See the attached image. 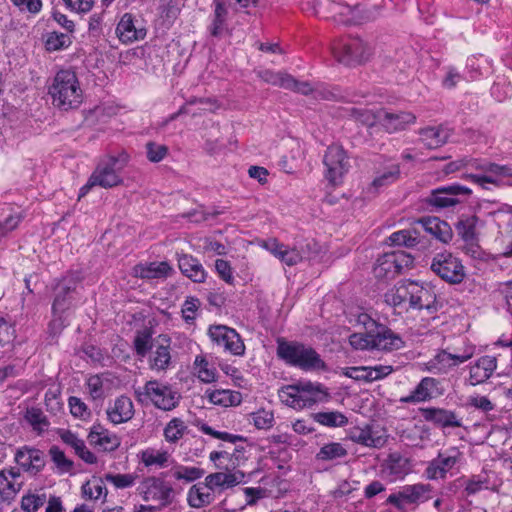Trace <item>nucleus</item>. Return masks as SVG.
Masks as SVG:
<instances>
[{"mask_svg":"<svg viewBox=\"0 0 512 512\" xmlns=\"http://www.w3.org/2000/svg\"><path fill=\"white\" fill-rule=\"evenodd\" d=\"M471 193V189L459 184L441 186L430 192L426 202L436 209H445L460 204L462 198H467Z\"/></svg>","mask_w":512,"mask_h":512,"instance_id":"10","label":"nucleus"},{"mask_svg":"<svg viewBox=\"0 0 512 512\" xmlns=\"http://www.w3.org/2000/svg\"><path fill=\"white\" fill-rule=\"evenodd\" d=\"M15 461L25 472L31 475L38 474L46 464L45 455L41 450L26 446L17 450Z\"/></svg>","mask_w":512,"mask_h":512,"instance_id":"20","label":"nucleus"},{"mask_svg":"<svg viewBox=\"0 0 512 512\" xmlns=\"http://www.w3.org/2000/svg\"><path fill=\"white\" fill-rule=\"evenodd\" d=\"M431 270L449 284H459L465 278L461 261L450 252L437 253L431 262Z\"/></svg>","mask_w":512,"mask_h":512,"instance_id":"6","label":"nucleus"},{"mask_svg":"<svg viewBox=\"0 0 512 512\" xmlns=\"http://www.w3.org/2000/svg\"><path fill=\"white\" fill-rule=\"evenodd\" d=\"M479 218L476 215L462 216L456 224V231L463 241L477 240V224Z\"/></svg>","mask_w":512,"mask_h":512,"instance_id":"39","label":"nucleus"},{"mask_svg":"<svg viewBox=\"0 0 512 512\" xmlns=\"http://www.w3.org/2000/svg\"><path fill=\"white\" fill-rule=\"evenodd\" d=\"M249 417L250 422H252L257 429H269L273 426L274 415L271 411L261 409L251 413Z\"/></svg>","mask_w":512,"mask_h":512,"instance_id":"60","label":"nucleus"},{"mask_svg":"<svg viewBox=\"0 0 512 512\" xmlns=\"http://www.w3.org/2000/svg\"><path fill=\"white\" fill-rule=\"evenodd\" d=\"M474 354V348L469 347L465 349L462 354H451L446 350L439 351L434 358L431 360V366L437 369L439 372L446 373L450 369L465 363Z\"/></svg>","mask_w":512,"mask_h":512,"instance_id":"23","label":"nucleus"},{"mask_svg":"<svg viewBox=\"0 0 512 512\" xmlns=\"http://www.w3.org/2000/svg\"><path fill=\"white\" fill-rule=\"evenodd\" d=\"M323 163L326 167L325 178L334 186L342 182L350 167L346 151L338 144H332L327 148Z\"/></svg>","mask_w":512,"mask_h":512,"instance_id":"9","label":"nucleus"},{"mask_svg":"<svg viewBox=\"0 0 512 512\" xmlns=\"http://www.w3.org/2000/svg\"><path fill=\"white\" fill-rule=\"evenodd\" d=\"M423 416L426 421L442 428H455L462 425L455 412L441 408H426L423 410Z\"/></svg>","mask_w":512,"mask_h":512,"instance_id":"31","label":"nucleus"},{"mask_svg":"<svg viewBox=\"0 0 512 512\" xmlns=\"http://www.w3.org/2000/svg\"><path fill=\"white\" fill-rule=\"evenodd\" d=\"M187 501L191 507L201 508L214 501V494L206 485V481H204L203 483L194 484L190 487L187 494Z\"/></svg>","mask_w":512,"mask_h":512,"instance_id":"37","label":"nucleus"},{"mask_svg":"<svg viewBox=\"0 0 512 512\" xmlns=\"http://www.w3.org/2000/svg\"><path fill=\"white\" fill-rule=\"evenodd\" d=\"M436 385V379L432 377H425L420 381L410 395L402 397L400 401L403 403H419L430 400Z\"/></svg>","mask_w":512,"mask_h":512,"instance_id":"36","label":"nucleus"},{"mask_svg":"<svg viewBox=\"0 0 512 512\" xmlns=\"http://www.w3.org/2000/svg\"><path fill=\"white\" fill-rule=\"evenodd\" d=\"M27 420L38 431H43L48 428L49 421L46 416L39 409H31L27 411Z\"/></svg>","mask_w":512,"mask_h":512,"instance_id":"64","label":"nucleus"},{"mask_svg":"<svg viewBox=\"0 0 512 512\" xmlns=\"http://www.w3.org/2000/svg\"><path fill=\"white\" fill-rule=\"evenodd\" d=\"M186 429L187 426L182 419L173 418L164 428V437L167 442L176 443L183 437Z\"/></svg>","mask_w":512,"mask_h":512,"instance_id":"54","label":"nucleus"},{"mask_svg":"<svg viewBox=\"0 0 512 512\" xmlns=\"http://www.w3.org/2000/svg\"><path fill=\"white\" fill-rule=\"evenodd\" d=\"M347 438L357 444L379 449L387 443L388 436L383 430L365 426L364 428L354 427L350 429Z\"/></svg>","mask_w":512,"mask_h":512,"instance_id":"18","label":"nucleus"},{"mask_svg":"<svg viewBox=\"0 0 512 512\" xmlns=\"http://www.w3.org/2000/svg\"><path fill=\"white\" fill-rule=\"evenodd\" d=\"M46 502L47 496L43 490H30L22 496L21 509L24 512H37Z\"/></svg>","mask_w":512,"mask_h":512,"instance_id":"44","label":"nucleus"},{"mask_svg":"<svg viewBox=\"0 0 512 512\" xmlns=\"http://www.w3.org/2000/svg\"><path fill=\"white\" fill-rule=\"evenodd\" d=\"M169 454L167 451L146 449L141 452V461L145 466L165 467L168 462Z\"/></svg>","mask_w":512,"mask_h":512,"instance_id":"52","label":"nucleus"},{"mask_svg":"<svg viewBox=\"0 0 512 512\" xmlns=\"http://www.w3.org/2000/svg\"><path fill=\"white\" fill-rule=\"evenodd\" d=\"M380 116V124L388 133L404 130L416 121V116L410 112L392 113L380 109Z\"/></svg>","mask_w":512,"mask_h":512,"instance_id":"26","label":"nucleus"},{"mask_svg":"<svg viewBox=\"0 0 512 512\" xmlns=\"http://www.w3.org/2000/svg\"><path fill=\"white\" fill-rule=\"evenodd\" d=\"M373 350L393 351L404 346L402 338L387 326L380 324L371 331Z\"/></svg>","mask_w":512,"mask_h":512,"instance_id":"21","label":"nucleus"},{"mask_svg":"<svg viewBox=\"0 0 512 512\" xmlns=\"http://www.w3.org/2000/svg\"><path fill=\"white\" fill-rule=\"evenodd\" d=\"M139 401L149 400L156 408L170 411L176 408L180 401V394L170 385L158 380H150L142 388L135 389Z\"/></svg>","mask_w":512,"mask_h":512,"instance_id":"4","label":"nucleus"},{"mask_svg":"<svg viewBox=\"0 0 512 512\" xmlns=\"http://www.w3.org/2000/svg\"><path fill=\"white\" fill-rule=\"evenodd\" d=\"M164 343H157L148 357L149 368L157 373L165 372L172 364L170 339L163 338Z\"/></svg>","mask_w":512,"mask_h":512,"instance_id":"24","label":"nucleus"},{"mask_svg":"<svg viewBox=\"0 0 512 512\" xmlns=\"http://www.w3.org/2000/svg\"><path fill=\"white\" fill-rule=\"evenodd\" d=\"M257 75L264 82L284 89L289 87V83H291L290 74L284 72H274L272 70L265 69L258 71Z\"/></svg>","mask_w":512,"mask_h":512,"instance_id":"53","label":"nucleus"},{"mask_svg":"<svg viewBox=\"0 0 512 512\" xmlns=\"http://www.w3.org/2000/svg\"><path fill=\"white\" fill-rule=\"evenodd\" d=\"M20 472L17 469H4L0 472V496L9 501L20 491L22 482L18 481Z\"/></svg>","mask_w":512,"mask_h":512,"instance_id":"30","label":"nucleus"},{"mask_svg":"<svg viewBox=\"0 0 512 512\" xmlns=\"http://www.w3.org/2000/svg\"><path fill=\"white\" fill-rule=\"evenodd\" d=\"M348 113L352 119L368 127H372L376 123H380L381 119L380 109L374 111L368 108L352 107L348 109Z\"/></svg>","mask_w":512,"mask_h":512,"instance_id":"45","label":"nucleus"},{"mask_svg":"<svg viewBox=\"0 0 512 512\" xmlns=\"http://www.w3.org/2000/svg\"><path fill=\"white\" fill-rule=\"evenodd\" d=\"M400 176V168L398 165L391 166L387 171L376 176L371 183V188L377 192L380 188L394 183Z\"/></svg>","mask_w":512,"mask_h":512,"instance_id":"57","label":"nucleus"},{"mask_svg":"<svg viewBox=\"0 0 512 512\" xmlns=\"http://www.w3.org/2000/svg\"><path fill=\"white\" fill-rule=\"evenodd\" d=\"M171 271V266L165 261L139 264L134 267L135 276L143 279L166 278Z\"/></svg>","mask_w":512,"mask_h":512,"instance_id":"35","label":"nucleus"},{"mask_svg":"<svg viewBox=\"0 0 512 512\" xmlns=\"http://www.w3.org/2000/svg\"><path fill=\"white\" fill-rule=\"evenodd\" d=\"M116 34L122 43H131L143 39L145 36L144 30L136 29L133 16L130 13H125L122 16L116 27Z\"/></svg>","mask_w":512,"mask_h":512,"instance_id":"33","label":"nucleus"},{"mask_svg":"<svg viewBox=\"0 0 512 512\" xmlns=\"http://www.w3.org/2000/svg\"><path fill=\"white\" fill-rule=\"evenodd\" d=\"M80 281L81 278L76 272L68 273L58 281L54 288L55 296L52 304L55 315H61L74 305Z\"/></svg>","mask_w":512,"mask_h":512,"instance_id":"7","label":"nucleus"},{"mask_svg":"<svg viewBox=\"0 0 512 512\" xmlns=\"http://www.w3.org/2000/svg\"><path fill=\"white\" fill-rule=\"evenodd\" d=\"M209 336L224 351L235 356L244 355L245 345L240 335L234 329L222 325L212 326L209 328Z\"/></svg>","mask_w":512,"mask_h":512,"instance_id":"13","label":"nucleus"},{"mask_svg":"<svg viewBox=\"0 0 512 512\" xmlns=\"http://www.w3.org/2000/svg\"><path fill=\"white\" fill-rule=\"evenodd\" d=\"M387 470L395 477H402L409 471L408 460L399 454H391L387 460Z\"/></svg>","mask_w":512,"mask_h":512,"instance_id":"56","label":"nucleus"},{"mask_svg":"<svg viewBox=\"0 0 512 512\" xmlns=\"http://www.w3.org/2000/svg\"><path fill=\"white\" fill-rule=\"evenodd\" d=\"M71 44L70 37L65 33L50 32L45 41V47L48 51H58L67 48Z\"/></svg>","mask_w":512,"mask_h":512,"instance_id":"58","label":"nucleus"},{"mask_svg":"<svg viewBox=\"0 0 512 512\" xmlns=\"http://www.w3.org/2000/svg\"><path fill=\"white\" fill-rule=\"evenodd\" d=\"M262 247L283 264L290 267L299 264L304 258L301 250L296 246L289 247L279 242L276 238H270L264 241Z\"/></svg>","mask_w":512,"mask_h":512,"instance_id":"19","label":"nucleus"},{"mask_svg":"<svg viewBox=\"0 0 512 512\" xmlns=\"http://www.w3.org/2000/svg\"><path fill=\"white\" fill-rule=\"evenodd\" d=\"M59 436L61 440L72 447L77 454L85 463L95 464L97 457L86 447L85 442L78 438V436L70 430H60Z\"/></svg>","mask_w":512,"mask_h":512,"instance_id":"32","label":"nucleus"},{"mask_svg":"<svg viewBox=\"0 0 512 512\" xmlns=\"http://www.w3.org/2000/svg\"><path fill=\"white\" fill-rule=\"evenodd\" d=\"M178 267L183 275L195 283H203L207 273L200 261L188 254L178 255Z\"/></svg>","mask_w":512,"mask_h":512,"instance_id":"28","label":"nucleus"},{"mask_svg":"<svg viewBox=\"0 0 512 512\" xmlns=\"http://www.w3.org/2000/svg\"><path fill=\"white\" fill-rule=\"evenodd\" d=\"M168 153V147L156 142L146 144V156L150 162L157 163L163 160Z\"/></svg>","mask_w":512,"mask_h":512,"instance_id":"63","label":"nucleus"},{"mask_svg":"<svg viewBox=\"0 0 512 512\" xmlns=\"http://www.w3.org/2000/svg\"><path fill=\"white\" fill-rule=\"evenodd\" d=\"M462 452L457 447H450L440 452L436 458L428 463L425 474L428 479H443L446 474L460 462Z\"/></svg>","mask_w":512,"mask_h":512,"instance_id":"15","label":"nucleus"},{"mask_svg":"<svg viewBox=\"0 0 512 512\" xmlns=\"http://www.w3.org/2000/svg\"><path fill=\"white\" fill-rule=\"evenodd\" d=\"M138 491L145 501H158L160 507L172 502V487L158 477H147L138 486Z\"/></svg>","mask_w":512,"mask_h":512,"instance_id":"12","label":"nucleus"},{"mask_svg":"<svg viewBox=\"0 0 512 512\" xmlns=\"http://www.w3.org/2000/svg\"><path fill=\"white\" fill-rule=\"evenodd\" d=\"M137 475L135 474H112L105 475V480L113 484L117 489H124L134 485Z\"/></svg>","mask_w":512,"mask_h":512,"instance_id":"62","label":"nucleus"},{"mask_svg":"<svg viewBox=\"0 0 512 512\" xmlns=\"http://www.w3.org/2000/svg\"><path fill=\"white\" fill-rule=\"evenodd\" d=\"M421 142L429 149H436L444 145L450 133L448 129L437 126V127H426L419 131Z\"/></svg>","mask_w":512,"mask_h":512,"instance_id":"34","label":"nucleus"},{"mask_svg":"<svg viewBox=\"0 0 512 512\" xmlns=\"http://www.w3.org/2000/svg\"><path fill=\"white\" fill-rule=\"evenodd\" d=\"M413 257L404 251L385 253L378 257L373 268L374 276L378 279L394 278L404 268L413 265Z\"/></svg>","mask_w":512,"mask_h":512,"instance_id":"8","label":"nucleus"},{"mask_svg":"<svg viewBox=\"0 0 512 512\" xmlns=\"http://www.w3.org/2000/svg\"><path fill=\"white\" fill-rule=\"evenodd\" d=\"M128 161L129 156L126 153H121L118 156L109 155L101 159L89 177V186L108 189L122 184L120 172Z\"/></svg>","mask_w":512,"mask_h":512,"instance_id":"3","label":"nucleus"},{"mask_svg":"<svg viewBox=\"0 0 512 512\" xmlns=\"http://www.w3.org/2000/svg\"><path fill=\"white\" fill-rule=\"evenodd\" d=\"M311 392V384L288 385L280 390L279 396L286 405L293 408H303L316 402V398Z\"/></svg>","mask_w":512,"mask_h":512,"instance_id":"16","label":"nucleus"},{"mask_svg":"<svg viewBox=\"0 0 512 512\" xmlns=\"http://www.w3.org/2000/svg\"><path fill=\"white\" fill-rule=\"evenodd\" d=\"M107 417L113 424L128 422L134 416V405L128 396L121 395L107 408Z\"/></svg>","mask_w":512,"mask_h":512,"instance_id":"25","label":"nucleus"},{"mask_svg":"<svg viewBox=\"0 0 512 512\" xmlns=\"http://www.w3.org/2000/svg\"><path fill=\"white\" fill-rule=\"evenodd\" d=\"M432 487L429 484L417 483L403 486L397 493L389 495L387 503L397 508L406 504H420L431 498Z\"/></svg>","mask_w":512,"mask_h":512,"instance_id":"11","label":"nucleus"},{"mask_svg":"<svg viewBox=\"0 0 512 512\" xmlns=\"http://www.w3.org/2000/svg\"><path fill=\"white\" fill-rule=\"evenodd\" d=\"M49 455L61 472H70L73 469V462L65 456L58 446H52L49 449Z\"/></svg>","mask_w":512,"mask_h":512,"instance_id":"61","label":"nucleus"},{"mask_svg":"<svg viewBox=\"0 0 512 512\" xmlns=\"http://www.w3.org/2000/svg\"><path fill=\"white\" fill-rule=\"evenodd\" d=\"M82 494L85 498L97 500L107 496V489L104 481L100 478H93L82 485Z\"/></svg>","mask_w":512,"mask_h":512,"instance_id":"49","label":"nucleus"},{"mask_svg":"<svg viewBox=\"0 0 512 512\" xmlns=\"http://www.w3.org/2000/svg\"><path fill=\"white\" fill-rule=\"evenodd\" d=\"M388 240L393 246L413 248L420 242L419 233L416 229H404L392 233Z\"/></svg>","mask_w":512,"mask_h":512,"instance_id":"43","label":"nucleus"},{"mask_svg":"<svg viewBox=\"0 0 512 512\" xmlns=\"http://www.w3.org/2000/svg\"><path fill=\"white\" fill-rule=\"evenodd\" d=\"M89 443L103 451H114L120 446V439L116 434L101 425H94L88 435Z\"/></svg>","mask_w":512,"mask_h":512,"instance_id":"27","label":"nucleus"},{"mask_svg":"<svg viewBox=\"0 0 512 512\" xmlns=\"http://www.w3.org/2000/svg\"><path fill=\"white\" fill-rule=\"evenodd\" d=\"M411 294L412 310H425L428 314H434L442 307L441 303L437 300L434 287L429 283L413 281Z\"/></svg>","mask_w":512,"mask_h":512,"instance_id":"14","label":"nucleus"},{"mask_svg":"<svg viewBox=\"0 0 512 512\" xmlns=\"http://www.w3.org/2000/svg\"><path fill=\"white\" fill-rule=\"evenodd\" d=\"M206 393L209 401L215 405L228 407L238 405L241 402V393L237 391L217 389Z\"/></svg>","mask_w":512,"mask_h":512,"instance_id":"40","label":"nucleus"},{"mask_svg":"<svg viewBox=\"0 0 512 512\" xmlns=\"http://www.w3.org/2000/svg\"><path fill=\"white\" fill-rule=\"evenodd\" d=\"M194 372L204 383H211L215 380L216 370L203 355H197L194 360Z\"/></svg>","mask_w":512,"mask_h":512,"instance_id":"47","label":"nucleus"},{"mask_svg":"<svg viewBox=\"0 0 512 512\" xmlns=\"http://www.w3.org/2000/svg\"><path fill=\"white\" fill-rule=\"evenodd\" d=\"M411 290H413V280H402L389 289L385 295V302L395 310L408 311L411 309Z\"/></svg>","mask_w":512,"mask_h":512,"instance_id":"17","label":"nucleus"},{"mask_svg":"<svg viewBox=\"0 0 512 512\" xmlns=\"http://www.w3.org/2000/svg\"><path fill=\"white\" fill-rule=\"evenodd\" d=\"M496 367L495 357L486 355L479 358L475 365L470 368L469 380L471 385L475 386L488 380Z\"/></svg>","mask_w":512,"mask_h":512,"instance_id":"29","label":"nucleus"},{"mask_svg":"<svg viewBox=\"0 0 512 512\" xmlns=\"http://www.w3.org/2000/svg\"><path fill=\"white\" fill-rule=\"evenodd\" d=\"M349 344L355 350H373L371 331L357 332L349 336Z\"/></svg>","mask_w":512,"mask_h":512,"instance_id":"59","label":"nucleus"},{"mask_svg":"<svg viewBox=\"0 0 512 512\" xmlns=\"http://www.w3.org/2000/svg\"><path fill=\"white\" fill-rule=\"evenodd\" d=\"M276 354L286 364L304 371L326 369L325 362L314 348L297 341H286L279 338Z\"/></svg>","mask_w":512,"mask_h":512,"instance_id":"2","label":"nucleus"},{"mask_svg":"<svg viewBox=\"0 0 512 512\" xmlns=\"http://www.w3.org/2000/svg\"><path fill=\"white\" fill-rule=\"evenodd\" d=\"M171 472L176 480L184 481L185 483L194 482L202 478L205 474L202 468L185 465H176Z\"/></svg>","mask_w":512,"mask_h":512,"instance_id":"46","label":"nucleus"},{"mask_svg":"<svg viewBox=\"0 0 512 512\" xmlns=\"http://www.w3.org/2000/svg\"><path fill=\"white\" fill-rule=\"evenodd\" d=\"M314 420L328 427H343L348 423L347 417L338 411L316 413L314 414Z\"/></svg>","mask_w":512,"mask_h":512,"instance_id":"50","label":"nucleus"},{"mask_svg":"<svg viewBox=\"0 0 512 512\" xmlns=\"http://www.w3.org/2000/svg\"><path fill=\"white\" fill-rule=\"evenodd\" d=\"M245 474L240 471L215 472L205 477L206 485L214 493L235 487L244 482Z\"/></svg>","mask_w":512,"mask_h":512,"instance_id":"22","label":"nucleus"},{"mask_svg":"<svg viewBox=\"0 0 512 512\" xmlns=\"http://www.w3.org/2000/svg\"><path fill=\"white\" fill-rule=\"evenodd\" d=\"M347 455V450L340 443L332 442L325 444L320 448L316 457L318 460L331 461L343 458Z\"/></svg>","mask_w":512,"mask_h":512,"instance_id":"55","label":"nucleus"},{"mask_svg":"<svg viewBox=\"0 0 512 512\" xmlns=\"http://www.w3.org/2000/svg\"><path fill=\"white\" fill-rule=\"evenodd\" d=\"M55 107L67 111L80 106L83 90L76 73L69 69L60 70L53 78L48 89Z\"/></svg>","mask_w":512,"mask_h":512,"instance_id":"1","label":"nucleus"},{"mask_svg":"<svg viewBox=\"0 0 512 512\" xmlns=\"http://www.w3.org/2000/svg\"><path fill=\"white\" fill-rule=\"evenodd\" d=\"M327 6H328L327 8H328L329 12L333 14L332 16L334 18H336L337 15L340 16L339 21H341L343 23L357 22V19L354 16V13L358 7L352 8L350 6L336 3L333 1H328Z\"/></svg>","mask_w":512,"mask_h":512,"instance_id":"51","label":"nucleus"},{"mask_svg":"<svg viewBox=\"0 0 512 512\" xmlns=\"http://www.w3.org/2000/svg\"><path fill=\"white\" fill-rule=\"evenodd\" d=\"M332 53L338 62L347 66H355L369 59L371 49L360 38L353 37L334 44Z\"/></svg>","mask_w":512,"mask_h":512,"instance_id":"5","label":"nucleus"},{"mask_svg":"<svg viewBox=\"0 0 512 512\" xmlns=\"http://www.w3.org/2000/svg\"><path fill=\"white\" fill-rule=\"evenodd\" d=\"M133 344L137 356L144 358L153 347L152 332L150 329L144 328L142 330H138L136 332Z\"/></svg>","mask_w":512,"mask_h":512,"instance_id":"48","label":"nucleus"},{"mask_svg":"<svg viewBox=\"0 0 512 512\" xmlns=\"http://www.w3.org/2000/svg\"><path fill=\"white\" fill-rule=\"evenodd\" d=\"M426 231L434 235L443 243H448L452 239V230L447 222L439 218H424L421 220Z\"/></svg>","mask_w":512,"mask_h":512,"instance_id":"38","label":"nucleus"},{"mask_svg":"<svg viewBox=\"0 0 512 512\" xmlns=\"http://www.w3.org/2000/svg\"><path fill=\"white\" fill-rule=\"evenodd\" d=\"M215 9L212 23L209 27L210 34L214 37H220L227 29L226 20L228 11L223 2L214 0Z\"/></svg>","mask_w":512,"mask_h":512,"instance_id":"41","label":"nucleus"},{"mask_svg":"<svg viewBox=\"0 0 512 512\" xmlns=\"http://www.w3.org/2000/svg\"><path fill=\"white\" fill-rule=\"evenodd\" d=\"M503 169L504 165L496 164V168L492 169L493 172H487L485 174H468L466 177L485 189L488 188L487 184L501 186L503 182Z\"/></svg>","mask_w":512,"mask_h":512,"instance_id":"42","label":"nucleus"}]
</instances>
